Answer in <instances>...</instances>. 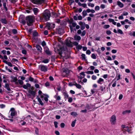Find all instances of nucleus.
I'll return each instance as SVG.
<instances>
[{"mask_svg": "<svg viewBox=\"0 0 135 135\" xmlns=\"http://www.w3.org/2000/svg\"><path fill=\"white\" fill-rule=\"evenodd\" d=\"M65 126V124L64 123H61L60 124V126L61 128H64Z\"/></svg>", "mask_w": 135, "mask_h": 135, "instance_id": "338daca9", "label": "nucleus"}, {"mask_svg": "<svg viewBox=\"0 0 135 135\" xmlns=\"http://www.w3.org/2000/svg\"><path fill=\"white\" fill-rule=\"evenodd\" d=\"M1 21L2 23L5 24L7 23V21L5 18H2L1 19Z\"/></svg>", "mask_w": 135, "mask_h": 135, "instance_id": "aec40b11", "label": "nucleus"}, {"mask_svg": "<svg viewBox=\"0 0 135 135\" xmlns=\"http://www.w3.org/2000/svg\"><path fill=\"white\" fill-rule=\"evenodd\" d=\"M54 98L56 99V100H59L61 99L60 97L59 96H58L57 94L54 96Z\"/></svg>", "mask_w": 135, "mask_h": 135, "instance_id": "5701e85b", "label": "nucleus"}, {"mask_svg": "<svg viewBox=\"0 0 135 135\" xmlns=\"http://www.w3.org/2000/svg\"><path fill=\"white\" fill-rule=\"evenodd\" d=\"M41 44L42 46L44 47L46 45V44L44 41H43L42 42Z\"/></svg>", "mask_w": 135, "mask_h": 135, "instance_id": "774afa93", "label": "nucleus"}, {"mask_svg": "<svg viewBox=\"0 0 135 135\" xmlns=\"http://www.w3.org/2000/svg\"><path fill=\"white\" fill-rule=\"evenodd\" d=\"M63 72L65 73L66 74H68L69 73L68 70L66 68L63 69Z\"/></svg>", "mask_w": 135, "mask_h": 135, "instance_id": "f704fd0d", "label": "nucleus"}, {"mask_svg": "<svg viewBox=\"0 0 135 135\" xmlns=\"http://www.w3.org/2000/svg\"><path fill=\"white\" fill-rule=\"evenodd\" d=\"M68 101L70 103H71L73 101V99L69 97L68 98Z\"/></svg>", "mask_w": 135, "mask_h": 135, "instance_id": "4d7b16f0", "label": "nucleus"}, {"mask_svg": "<svg viewBox=\"0 0 135 135\" xmlns=\"http://www.w3.org/2000/svg\"><path fill=\"white\" fill-rule=\"evenodd\" d=\"M18 61V60L17 59L14 58L12 59V62L13 63H15L16 62Z\"/></svg>", "mask_w": 135, "mask_h": 135, "instance_id": "ea45409f", "label": "nucleus"}, {"mask_svg": "<svg viewBox=\"0 0 135 135\" xmlns=\"http://www.w3.org/2000/svg\"><path fill=\"white\" fill-rule=\"evenodd\" d=\"M97 78V76L94 75H93L92 76L91 78L93 80H95Z\"/></svg>", "mask_w": 135, "mask_h": 135, "instance_id": "49530a36", "label": "nucleus"}, {"mask_svg": "<svg viewBox=\"0 0 135 135\" xmlns=\"http://www.w3.org/2000/svg\"><path fill=\"white\" fill-rule=\"evenodd\" d=\"M100 7L102 9H104L105 7V5L102 4L100 5Z\"/></svg>", "mask_w": 135, "mask_h": 135, "instance_id": "e2e57ef3", "label": "nucleus"}, {"mask_svg": "<svg viewBox=\"0 0 135 135\" xmlns=\"http://www.w3.org/2000/svg\"><path fill=\"white\" fill-rule=\"evenodd\" d=\"M46 28L49 30H50V29L53 28L55 27V24L53 23H50L47 22L46 23Z\"/></svg>", "mask_w": 135, "mask_h": 135, "instance_id": "1a4fd4ad", "label": "nucleus"}, {"mask_svg": "<svg viewBox=\"0 0 135 135\" xmlns=\"http://www.w3.org/2000/svg\"><path fill=\"white\" fill-rule=\"evenodd\" d=\"M45 51L46 53L47 54H48L49 55H51V53L48 49L46 48V49H45Z\"/></svg>", "mask_w": 135, "mask_h": 135, "instance_id": "412c9836", "label": "nucleus"}, {"mask_svg": "<svg viewBox=\"0 0 135 135\" xmlns=\"http://www.w3.org/2000/svg\"><path fill=\"white\" fill-rule=\"evenodd\" d=\"M12 32L14 34H16L17 33V31L15 29H13L12 30Z\"/></svg>", "mask_w": 135, "mask_h": 135, "instance_id": "13d9d810", "label": "nucleus"}, {"mask_svg": "<svg viewBox=\"0 0 135 135\" xmlns=\"http://www.w3.org/2000/svg\"><path fill=\"white\" fill-rule=\"evenodd\" d=\"M69 24V26L70 28L71 32H72L74 30L73 27H75L77 25L76 23L74 22L72 20H69L68 21Z\"/></svg>", "mask_w": 135, "mask_h": 135, "instance_id": "f03ea898", "label": "nucleus"}, {"mask_svg": "<svg viewBox=\"0 0 135 135\" xmlns=\"http://www.w3.org/2000/svg\"><path fill=\"white\" fill-rule=\"evenodd\" d=\"M64 95L65 98H67L69 97L68 95L66 92H64Z\"/></svg>", "mask_w": 135, "mask_h": 135, "instance_id": "8fccbe9b", "label": "nucleus"}, {"mask_svg": "<svg viewBox=\"0 0 135 135\" xmlns=\"http://www.w3.org/2000/svg\"><path fill=\"white\" fill-rule=\"evenodd\" d=\"M131 112V111L130 110H127L123 112L122 113V114L123 115H125L127 113H130Z\"/></svg>", "mask_w": 135, "mask_h": 135, "instance_id": "4be33fe9", "label": "nucleus"}, {"mask_svg": "<svg viewBox=\"0 0 135 135\" xmlns=\"http://www.w3.org/2000/svg\"><path fill=\"white\" fill-rule=\"evenodd\" d=\"M82 19V17L81 15H79L78 17V20H81Z\"/></svg>", "mask_w": 135, "mask_h": 135, "instance_id": "5fc2aeb1", "label": "nucleus"}, {"mask_svg": "<svg viewBox=\"0 0 135 135\" xmlns=\"http://www.w3.org/2000/svg\"><path fill=\"white\" fill-rule=\"evenodd\" d=\"M50 17V11L48 10H45L41 17L42 19L45 21L49 20Z\"/></svg>", "mask_w": 135, "mask_h": 135, "instance_id": "f257e3e1", "label": "nucleus"}, {"mask_svg": "<svg viewBox=\"0 0 135 135\" xmlns=\"http://www.w3.org/2000/svg\"><path fill=\"white\" fill-rule=\"evenodd\" d=\"M44 95L45 96H46L44 98V99L46 102H47L48 100V98L49 97V96L47 95H46L45 94Z\"/></svg>", "mask_w": 135, "mask_h": 135, "instance_id": "bb28decb", "label": "nucleus"}, {"mask_svg": "<svg viewBox=\"0 0 135 135\" xmlns=\"http://www.w3.org/2000/svg\"><path fill=\"white\" fill-rule=\"evenodd\" d=\"M86 34V32L85 31H83L81 35V36H84Z\"/></svg>", "mask_w": 135, "mask_h": 135, "instance_id": "052dcab7", "label": "nucleus"}, {"mask_svg": "<svg viewBox=\"0 0 135 135\" xmlns=\"http://www.w3.org/2000/svg\"><path fill=\"white\" fill-rule=\"evenodd\" d=\"M86 11L84 10L82 12V15L83 17L85 16L87 14Z\"/></svg>", "mask_w": 135, "mask_h": 135, "instance_id": "a878e982", "label": "nucleus"}, {"mask_svg": "<svg viewBox=\"0 0 135 135\" xmlns=\"http://www.w3.org/2000/svg\"><path fill=\"white\" fill-rule=\"evenodd\" d=\"M50 61V60L48 59H44L43 60L42 62H43L44 63H48Z\"/></svg>", "mask_w": 135, "mask_h": 135, "instance_id": "393cba45", "label": "nucleus"}, {"mask_svg": "<svg viewBox=\"0 0 135 135\" xmlns=\"http://www.w3.org/2000/svg\"><path fill=\"white\" fill-rule=\"evenodd\" d=\"M26 21L27 25L28 26H31V24L33 22L34 18L31 16H27L26 18Z\"/></svg>", "mask_w": 135, "mask_h": 135, "instance_id": "7ed1b4c3", "label": "nucleus"}, {"mask_svg": "<svg viewBox=\"0 0 135 135\" xmlns=\"http://www.w3.org/2000/svg\"><path fill=\"white\" fill-rule=\"evenodd\" d=\"M110 27V26L109 25H106L103 26V28L105 29H107Z\"/></svg>", "mask_w": 135, "mask_h": 135, "instance_id": "4c0bfd02", "label": "nucleus"}, {"mask_svg": "<svg viewBox=\"0 0 135 135\" xmlns=\"http://www.w3.org/2000/svg\"><path fill=\"white\" fill-rule=\"evenodd\" d=\"M74 38L75 40L79 41L81 39V37L80 36L75 35L74 36Z\"/></svg>", "mask_w": 135, "mask_h": 135, "instance_id": "dca6fc26", "label": "nucleus"}, {"mask_svg": "<svg viewBox=\"0 0 135 135\" xmlns=\"http://www.w3.org/2000/svg\"><path fill=\"white\" fill-rule=\"evenodd\" d=\"M104 82V79L101 78H100L97 81V83L100 84H102Z\"/></svg>", "mask_w": 135, "mask_h": 135, "instance_id": "4468645a", "label": "nucleus"}, {"mask_svg": "<svg viewBox=\"0 0 135 135\" xmlns=\"http://www.w3.org/2000/svg\"><path fill=\"white\" fill-rule=\"evenodd\" d=\"M18 81L19 83L20 84L22 85L23 84V82L22 80L19 79L18 80Z\"/></svg>", "mask_w": 135, "mask_h": 135, "instance_id": "603ef678", "label": "nucleus"}, {"mask_svg": "<svg viewBox=\"0 0 135 135\" xmlns=\"http://www.w3.org/2000/svg\"><path fill=\"white\" fill-rule=\"evenodd\" d=\"M71 38H68L67 40H66L65 42L66 45L68 47H72L73 43L71 41Z\"/></svg>", "mask_w": 135, "mask_h": 135, "instance_id": "6e6552de", "label": "nucleus"}, {"mask_svg": "<svg viewBox=\"0 0 135 135\" xmlns=\"http://www.w3.org/2000/svg\"><path fill=\"white\" fill-rule=\"evenodd\" d=\"M80 74V75L78 76V78L80 79L84 78L85 76V73L84 72H81Z\"/></svg>", "mask_w": 135, "mask_h": 135, "instance_id": "9b49d317", "label": "nucleus"}, {"mask_svg": "<svg viewBox=\"0 0 135 135\" xmlns=\"http://www.w3.org/2000/svg\"><path fill=\"white\" fill-rule=\"evenodd\" d=\"M95 9L96 11H98L100 9V7L99 6H97L95 7Z\"/></svg>", "mask_w": 135, "mask_h": 135, "instance_id": "79ce46f5", "label": "nucleus"}, {"mask_svg": "<svg viewBox=\"0 0 135 135\" xmlns=\"http://www.w3.org/2000/svg\"><path fill=\"white\" fill-rule=\"evenodd\" d=\"M76 121V120L75 119L72 122L71 126L73 127H74L75 126Z\"/></svg>", "mask_w": 135, "mask_h": 135, "instance_id": "7c9ffc66", "label": "nucleus"}, {"mask_svg": "<svg viewBox=\"0 0 135 135\" xmlns=\"http://www.w3.org/2000/svg\"><path fill=\"white\" fill-rule=\"evenodd\" d=\"M85 73L87 74H94V72L93 71H86Z\"/></svg>", "mask_w": 135, "mask_h": 135, "instance_id": "2f4dec72", "label": "nucleus"}, {"mask_svg": "<svg viewBox=\"0 0 135 135\" xmlns=\"http://www.w3.org/2000/svg\"><path fill=\"white\" fill-rule=\"evenodd\" d=\"M33 11L35 15H37V13L39 11V10L37 8H34L33 9Z\"/></svg>", "mask_w": 135, "mask_h": 135, "instance_id": "a211bd4d", "label": "nucleus"}, {"mask_svg": "<svg viewBox=\"0 0 135 135\" xmlns=\"http://www.w3.org/2000/svg\"><path fill=\"white\" fill-rule=\"evenodd\" d=\"M109 21L110 22H112V23L114 25H115L116 24V22H115L114 20L111 18L109 19Z\"/></svg>", "mask_w": 135, "mask_h": 135, "instance_id": "6ab92c4d", "label": "nucleus"}, {"mask_svg": "<svg viewBox=\"0 0 135 135\" xmlns=\"http://www.w3.org/2000/svg\"><path fill=\"white\" fill-rule=\"evenodd\" d=\"M36 98L37 99L40 104L41 105H43L44 103L42 102L41 99L38 96H37Z\"/></svg>", "mask_w": 135, "mask_h": 135, "instance_id": "ddd939ff", "label": "nucleus"}, {"mask_svg": "<svg viewBox=\"0 0 135 135\" xmlns=\"http://www.w3.org/2000/svg\"><path fill=\"white\" fill-rule=\"evenodd\" d=\"M131 130V128L129 127L128 126L125 129V131H127L129 133L130 131Z\"/></svg>", "mask_w": 135, "mask_h": 135, "instance_id": "c756f323", "label": "nucleus"}, {"mask_svg": "<svg viewBox=\"0 0 135 135\" xmlns=\"http://www.w3.org/2000/svg\"><path fill=\"white\" fill-rule=\"evenodd\" d=\"M74 85H75L76 87L78 89H81L82 87L81 85L79 84H78L77 83H75L74 84Z\"/></svg>", "mask_w": 135, "mask_h": 135, "instance_id": "b1692460", "label": "nucleus"}, {"mask_svg": "<svg viewBox=\"0 0 135 135\" xmlns=\"http://www.w3.org/2000/svg\"><path fill=\"white\" fill-rule=\"evenodd\" d=\"M91 56V57L94 59H96V55L94 54H92Z\"/></svg>", "mask_w": 135, "mask_h": 135, "instance_id": "72a5a7b5", "label": "nucleus"}, {"mask_svg": "<svg viewBox=\"0 0 135 135\" xmlns=\"http://www.w3.org/2000/svg\"><path fill=\"white\" fill-rule=\"evenodd\" d=\"M33 35L34 36H37L38 35V33L37 32L35 31L33 32Z\"/></svg>", "mask_w": 135, "mask_h": 135, "instance_id": "3c124183", "label": "nucleus"}, {"mask_svg": "<svg viewBox=\"0 0 135 135\" xmlns=\"http://www.w3.org/2000/svg\"><path fill=\"white\" fill-rule=\"evenodd\" d=\"M5 107V105L3 104H0V108H3Z\"/></svg>", "mask_w": 135, "mask_h": 135, "instance_id": "6e6d98bb", "label": "nucleus"}, {"mask_svg": "<svg viewBox=\"0 0 135 135\" xmlns=\"http://www.w3.org/2000/svg\"><path fill=\"white\" fill-rule=\"evenodd\" d=\"M118 33L120 34H123V31L121 29H118Z\"/></svg>", "mask_w": 135, "mask_h": 135, "instance_id": "473e14b6", "label": "nucleus"}, {"mask_svg": "<svg viewBox=\"0 0 135 135\" xmlns=\"http://www.w3.org/2000/svg\"><path fill=\"white\" fill-rule=\"evenodd\" d=\"M7 64L9 66H10V67L12 66V65H13L10 62H8L7 63Z\"/></svg>", "mask_w": 135, "mask_h": 135, "instance_id": "0e129e2a", "label": "nucleus"}, {"mask_svg": "<svg viewBox=\"0 0 135 135\" xmlns=\"http://www.w3.org/2000/svg\"><path fill=\"white\" fill-rule=\"evenodd\" d=\"M9 113H10V115L8 116L9 118H13V117L15 115L16 113L15 109L13 108H11L9 111Z\"/></svg>", "mask_w": 135, "mask_h": 135, "instance_id": "20e7f679", "label": "nucleus"}, {"mask_svg": "<svg viewBox=\"0 0 135 135\" xmlns=\"http://www.w3.org/2000/svg\"><path fill=\"white\" fill-rule=\"evenodd\" d=\"M123 97V95L122 94H120L119 95V100L121 99Z\"/></svg>", "mask_w": 135, "mask_h": 135, "instance_id": "69168bd1", "label": "nucleus"}, {"mask_svg": "<svg viewBox=\"0 0 135 135\" xmlns=\"http://www.w3.org/2000/svg\"><path fill=\"white\" fill-rule=\"evenodd\" d=\"M54 124L55 125V128H57L58 127L57 124L58 123L57 122L55 121L54 122Z\"/></svg>", "mask_w": 135, "mask_h": 135, "instance_id": "de8ad7c7", "label": "nucleus"}, {"mask_svg": "<svg viewBox=\"0 0 135 135\" xmlns=\"http://www.w3.org/2000/svg\"><path fill=\"white\" fill-rule=\"evenodd\" d=\"M26 51L25 50H23L22 51V53L25 55L26 54Z\"/></svg>", "mask_w": 135, "mask_h": 135, "instance_id": "680f3d73", "label": "nucleus"}, {"mask_svg": "<svg viewBox=\"0 0 135 135\" xmlns=\"http://www.w3.org/2000/svg\"><path fill=\"white\" fill-rule=\"evenodd\" d=\"M82 47L80 45H78L77 46V48L78 49L80 50L82 48Z\"/></svg>", "mask_w": 135, "mask_h": 135, "instance_id": "bf43d9fd", "label": "nucleus"}, {"mask_svg": "<svg viewBox=\"0 0 135 135\" xmlns=\"http://www.w3.org/2000/svg\"><path fill=\"white\" fill-rule=\"evenodd\" d=\"M44 0H31L32 3L35 4H41L44 2Z\"/></svg>", "mask_w": 135, "mask_h": 135, "instance_id": "9d476101", "label": "nucleus"}, {"mask_svg": "<svg viewBox=\"0 0 135 135\" xmlns=\"http://www.w3.org/2000/svg\"><path fill=\"white\" fill-rule=\"evenodd\" d=\"M29 92L33 96H34L35 95V92L33 90H30L29 91Z\"/></svg>", "mask_w": 135, "mask_h": 135, "instance_id": "c85d7f7f", "label": "nucleus"}, {"mask_svg": "<svg viewBox=\"0 0 135 135\" xmlns=\"http://www.w3.org/2000/svg\"><path fill=\"white\" fill-rule=\"evenodd\" d=\"M82 6L84 8H87V4H86L85 3H84L82 4Z\"/></svg>", "mask_w": 135, "mask_h": 135, "instance_id": "37998d69", "label": "nucleus"}, {"mask_svg": "<svg viewBox=\"0 0 135 135\" xmlns=\"http://www.w3.org/2000/svg\"><path fill=\"white\" fill-rule=\"evenodd\" d=\"M81 56L83 58L82 59L84 60H85L86 59L85 55V54H82L81 55Z\"/></svg>", "mask_w": 135, "mask_h": 135, "instance_id": "a19ab883", "label": "nucleus"}, {"mask_svg": "<svg viewBox=\"0 0 135 135\" xmlns=\"http://www.w3.org/2000/svg\"><path fill=\"white\" fill-rule=\"evenodd\" d=\"M55 22L58 23H60V20L58 19H56L55 20Z\"/></svg>", "mask_w": 135, "mask_h": 135, "instance_id": "a18cd8bd", "label": "nucleus"}, {"mask_svg": "<svg viewBox=\"0 0 135 135\" xmlns=\"http://www.w3.org/2000/svg\"><path fill=\"white\" fill-rule=\"evenodd\" d=\"M71 115L73 116H76L77 115V114L76 112H73L71 113Z\"/></svg>", "mask_w": 135, "mask_h": 135, "instance_id": "864d4df0", "label": "nucleus"}, {"mask_svg": "<svg viewBox=\"0 0 135 135\" xmlns=\"http://www.w3.org/2000/svg\"><path fill=\"white\" fill-rule=\"evenodd\" d=\"M106 33L108 35H110L111 34V32L109 30H107L106 32Z\"/></svg>", "mask_w": 135, "mask_h": 135, "instance_id": "09e8293b", "label": "nucleus"}, {"mask_svg": "<svg viewBox=\"0 0 135 135\" xmlns=\"http://www.w3.org/2000/svg\"><path fill=\"white\" fill-rule=\"evenodd\" d=\"M58 50L59 51V55L61 56L64 57V54H63L64 51H66V50L65 49L64 47H59V49H58Z\"/></svg>", "mask_w": 135, "mask_h": 135, "instance_id": "423d86ee", "label": "nucleus"}, {"mask_svg": "<svg viewBox=\"0 0 135 135\" xmlns=\"http://www.w3.org/2000/svg\"><path fill=\"white\" fill-rule=\"evenodd\" d=\"M3 6H4V8L5 9L6 11L7 10V9L6 7V3H3Z\"/></svg>", "mask_w": 135, "mask_h": 135, "instance_id": "c03bdc74", "label": "nucleus"}, {"mask_svg": "<svg viewBox=\"0 0 135 135\" xmlns=\"http://www.w3.org/2000/svg\"><path fill=\"white\" fill-rule=\"evenodd\" d=\"M39 69L42 72H46L48 70V68L46 65H39Z\"/></svg>", "mask_w": 135, "mask_h": 135, "instance_id": "39448f33", "label": "nucleus"}, {"mask_svg": "<svg viewBox=\"0 0 135 135\" xmlns=\"http://www.w3.org/2000/svg\"><path fill=\"white\" fill-rule=\"evenodd\" d=\"M116 117L115 115H113L110 118V121L112 124H115L116 122Z\"/></svg>", "mask_w": 135, "mask_h": 135, "instance_id": "0eeeda50", "label": "nucleus"}, {"mask_svg": "<svg viewBox=\"0 0 135 135\" xmlns=\"http://www.w3.org/2000/svg\"><path fill=\"white\" fill-rule=\"evenodd\" d=\"M88 6L89 7H94V4L93 3H88Z\"/></svg>", "mask_w": 135, "mask_h": 135, "instance_id": "cd10ccee", "label": "nucleus"}, {"mask_svg": "<svg viewBox=\"0 0 135 135\" xmlns=\"http://www.w3.org/2000/svg\"><path fill=\"white\" fill-rule=\"evenodd\" d=\"M17 79L16 77L13 78V79L12 81L13 82H15L16 83H17Z\"/></svg>", "mask_w": 135, "mask_h": 135, "instance_id": "58836bf2", "label": "nucleus"}, {"mask_svg": "<svg viewBox=\"0 0 135 135\" xmlns=\"http://www.w3.org/2000/svg\"><path fill=\"white\" fill-rule=\"evenodd\" d=\"M30 87L31 85L28 83H27L26 85H24L23 86V88L25 89H27L28 87Z\"/></svg>", "mask_w": 135, "mask_h": 135, "instance_id": "2eb2a0df", "label": "nucleus"}, {"mask_svg": "<svg viewBox=\"0 0 135 135\" xmlns=\"http://www.w3.org/2000/svg\"><path fill=\"white\" fill-rule=\"evenodd\" d=\"M35 47L38 51L42 52V49L40 46L39 45H37Z\"/></svg>", "mask_w": 135, "mask_h": 135, "instance_id": "f8f14e48", "label": "nucleus"}, {"mask_svg": "<svg viewBox=\"0 0 135 135\" xmlns=\"http://www.w3.org/2000/svg\"><path fill=\"white\" fill-rule=\"evenodd\" d=\"M105 89V87H103V86H100V90L102 92Z\"/></svg>", "mask_w": 135, "mask_h": 135, "instance_id": "c9c22d12", "label": "nucleus"}, {"mask_svg": "<svg viewBox=\"0 0 135 135\" xmlns=\"http://www.w3.org/2000/svg\"><path fill=\"white\" fill-rule=\"evenodd\" d=\"M5 87L8 90H10V89L9 87V85L7 84H6L5 85Z\"/></svg>", "mask_w": 135, "mask_h": 135, "instance_id": "e433bc0d", "label": "nucleus"}, {"mask_svg": "<svg viewBox=\"0 0 135 135\" xmlns=\"http://www.w3.org/2000/svg\"><path fill=\"white\" fill-rule=\"evenodd\" d=\"M117 4L120 7L122 8L123 7L124 5L123 3L120 1H117Z\"/></svg>", "mask_w": 135, "mask_h": 135, "instance_id": "f3484780", "label": "nucleus"}]
</instances>
